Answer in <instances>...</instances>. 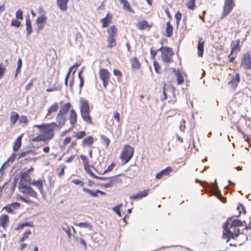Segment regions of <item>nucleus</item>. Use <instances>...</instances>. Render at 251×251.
<instances>
[{"label":"nucleus","mask_w":251,"mask_h":251,"mask_svg":"<svg viewBox=\"0 0 251 251\" xmlns=\"http://www.w3.org/2000/svg\"><path fill=\"white\" fill-rule=\"evenodd\" d=\"M133 148L129 145H126L120 155V158L124 164L128 162L133 156Z\"/></svg>","instance_id":"20e7f679"},{"label":"nucleus","mask_w":251,"mask_h":251,"mask_svg":"<svg viewBox=\"0 0 251 251\" xmlns=\"http://www.w3.org/2000/svg\"><path fill=\"white\" fill-rule=\"evenodd\" d=\"M79 65H80V64L76 63L75 65H74L73 66H72V67H71L69 68V70L66 74L65 78H66L67 79H68L73 69L74 68H75V69L77 68Z\"/></svg>","instance_id":"c9c22d12"},{"label":"nucleus","mask_w":251,"mask_h":251,"mask_svg":"<svg viewBox=\"0 0 251 251\" xmlns=\"http://www.w3.org/2000/svg\"><path fill=\"white\" fill-rule=\"evenodd\" d=\"M31 234V232L30 230H27L25 231L23 235L22 238L20 240V242H23L25 239H27L28 238V236L29 235Z\"/></svg>","instance_id":"79ce46f5"},{"label":"nucleus","mask_w":251,"mask_h":251,"mask_svg":"<svg viewBox=\"0 0 251 251\" xmlns=\"http://www.w3.org/2000/svg\"><path fill=\"white\" fill-rule=\"evenodd\" d=\"M237 210L238 211V214L237 215V217H239L241 215V213H246L245 208L242 204H240L237 207Z\"/></svg>","instance_id":"f704fd0d"},{"label":"nucleus","mask_w":251,"mask_h":251,"mask_svg":"<svg viewBox=\"0 0 251 251\" xmlns=\"http://www.w3.org/2000/svg\"><path fill=\"white\" fill-rule=\"evenodd\" d=\"M16 17L18 19H23V12L21 10L19 9L17 11L16 13Z\"/></svg>","instance_id":"864d4df0"},{"label":"nucleus","mask_w":251,"mask_h":251,"mask_svg":"<svg viewBox=\"0 0 251 251\" xmlns=\"http://www.w3.org/2000/svg\"><path fill=\"white\" fill-rule=\"evenodd\" d=\"M120 2L123 5V8L127 11L134 13L133 11L130 7V4L127 0H120Z\"/></svg>","instance_id":"bb28decb"},{"label":"nucleus","mask_w":251,"mask_h":251,"mask_svg":"<svg viewBox=\"0 0 251 251\" xmlns=\"http://www.w3.org/2000/svg\"><path fill=\"white\" fill-rule=\"evenodd\" d=\"M30 152V151H29L22 152L19 155V158H23V157L25 156L28 154H29Z\"/></svg>","instance_id":"052dcab7"},{"label":"nucleus","mask_w":251,"mask_h":251,"mask_svg":"<svg viewBox=\"0 0 251 251\" xmlns=\"http://www.w3.org/2000/svg\"><path fill=\"white\" fill-rule=\"evenodd\" d=\"M174 71L175 72L176 75L177 77L178 84H182L184 82V79L181 72L179 70L176 71L175 69H174Z\"/></svg>","instance_id":"393cba45"},{"label":"nucleus","mask_w":251,"mask_h":251,"mask_svg":"<svg viewBox=\"0 0 251 251\" xmlns=\"http://www.w3.org/2000/svg\"><path fill=\"white\" fill-rule=\"evenodd\" d=\"M101 139L102 140L103 143L105 144L106 147H107L110 143V140L104 135L101 136Z\"/></svg>","instance_id":"09e8293b"},{"label":"nucleus","mask_w":251,"mask_h":251,"mask_svg":"<svg viewBox=\"0 0 251 251\" xmlns=\"http://www.w3.org/2000/svg\"><path fill=\"white\" fill-rule=\"evenodd\" d=\"M22 66V59L20 58L18 60L17 67L16 70H17L18 71H20V70L21 69Z\"/></svg>","instance_id":"680f3d73"},{"label":"nucleus","mask_w":251,"mask_h":251,"mask_svg":"<svg viewBox=\"0 0 251 251\" xmlns=\"http://www.w3.org/2000/svg\"><path fill=\"white\" fill-rule=\"evenodd\" d=\"M187 6L188 9L190 10H194L196 8V6L195 3V0H190L187 4Z\"/></svg>","instance_id":"4c0bfd02"},{"label":"nucleus","mask_w":251,"mask_h":251,"mask_svg":"<svg viewBox=\"0 0 251 251\" xmlns=\"http://www.w3.org/2000/svg\"><path fill=\"white\" fill-rule=\"evenodd\" d=\"M122 204L117 205L115 207H114L113 209V210L118 214L120 217L121 216V214L120 212V207Z\"/></svg>","instance_id":"3c124183"},{"label":"nucleus","mask_w":251,"mask_h":251,"mask_svg":"<svg viewBox=\"0 0 251 251\" xmlns=\"http://www.w3.org/2000/svg\"><path fill=\"white\" fill-rule=\"evenodd\" d=\"M234 6L233 0H226L222 17H224L227 15L231 12Z\"/></svg>","instance_id":"0eeeda50"},{"label":"nucleus","mask_w":251,"mask_h":251,"mask_svg":"<svg viewBox=\"0 0 251 251\" xmlns=\"http://www.w3.org/2000/svg\"><path fill=\"white\" fill-rule=\"evenodd\" d=\"M174 170L171 167H167L166 168L162 170L159 173H168L173 172Z\"/></svg>","instance_id":"4d7b16f0"},{"label":"nucleus","mask_w":251,"mask_h":251,"mask_svg":"<svg viewBox=\"0 0 251 251\" xmlns=\"http://www.w3.org/2000/svg\"><path fill=\"white\" fill-rule=\"evenodd\" d=\"M107 43L108 48H112L113 47H114L116 45V40L114 37V36H108V39H107Z\"/></svg>","instance_id":"c85d7f7f"},{"label":"nucleus","mask_w":251,"mask_h":251,"mask_svg":"<svg viewBox=\"0 0 251 251\" xmlns=\"http://www.w3.org/2000/svg\"><path fill=\"white\" fill-rule=\"evenodd\" d=\"M80 158L83 161L84 167L86 173H93V171L90 169V167L93 168L94 170L95 167L93 165L89 164V161L86 156L84 155H81Z\"/></svg>","instance_id":"9b49d317"},{"label":"nucleus","mask_w":251,"mask_h":251,"mask_svg":"<svg viewBox=\"0 0 251 251\" xmlns=\"http://www.w3.org/2000/svg\"><path fill=\"white\" fill-rule=\"evenodd\" d=\"M111 18L112 15L110 14H107L105 18L100 20V23H102V27L104 28L108 25L110 23Z\"/></svg>","instance_id":"dca6fc26"},{"label":"nucleus","mask_w":251,"mask_h":251,"mask_svg":"<svg viewBox=\"0 0 251 251\" xmlns=\"http://www.w3.org/2000/svg\"><path fill=\"white\" fill-rule=\"evenodd\" d=\"M242 226L243 224L240 220H232L229 218L223 225V238L228 242L231 238L237 237L240 234L239 227Z\"/></svg>","instance_id":"f03ea898"},{"label":"nucleus","mask_w":251,"mask_h":251,"mask_svg":"<svg viewBox=\"0 0 251 251\" xmlns=\"http://www.w3.org/2000/svg\"><path fill=\"white\" fill-rule=\"evenodd\" d=\"M131 64L133 68L138 69L140 68L139 63L136 58H134L131 60Z\"/></svg>","instance_id":"72a5a7b5"},{"label":"nucleus","mask_w":251,"mask_h":251,"mask_svg":"<svg viewBox=\"0 0 251 251\" xmlns=\"http://www.w3.org/2000/svg\"><path fill=\"white\" fill-rule=\"evenodd\" d=\"M58 109V103L54 102L53 104H51L50 105V106L48 109V112H47L46 117H47L50 114L57 111Z\"/></svg>","instance_id":"412c9836"},{"label":"nucleus","mask_w":251,"mask_h":251,"mask_svg":"<svg viewBox=\"0 0 251 251\" xmlns=\"http://www.w3.org/2000/svg\"><path fill=\"white\" fill-rule=\"evenodd\" d=\"M45 183V180L44 177L39 178L38 180H32V182H31V185L36 186L38 190H39L41 194L43 193V184Z\"/></svg>","instance_id":"9d476101"},{"label":"nucleus","mask_w":251,"mask_h":251,"mask_svg":"<svg viewBox=\"0 0 251 251\" xmlns=\"http://www.w3.org/2000/svg\"><path fill=\"white\" fill-rule=\"evenodd\" d=\"M72 105L70 102H67L61 106L58 113L56 117V121L57 123H51L45 125L44 127L41 129V132L46 135L47 139H50L54 135L53 130L58 126H62L64 125L67 119V113L70 111L69 121L71 125V129H73L77 122V114L75 111L71 107Z\"/></svg>","instance_id":"f257e3e1"},{"label":"nucleus","mask_w":251,"mask_h":251,"mask_svg":"<svg viewBox=\"0 0 251 251\" xmlns=\"http://www.w3.org/2000/svg\"><path fill=\"white\" fill-rule=\"evenodd\" d=\"M46 21V17L44 15L39 16L36 20V23L37 25H39L44 23H45Z\"/></svg>","instance_id":"37998d69"},{"label":"nucleus","mask_w":251,"mask_h":251,"mask_svg":"<svg viewBox=\"0 0 251 251\" xmlns=\"http://www.w3.org/2000/svg\"><path fill=\"white\" fill-rule=\"evenodd\" d=\"M107 32H108V36H114L117 33V28L114 25L111 26L107 29Z\"/></svg>","instance_id":"2f4dec72"},{"label":"nucleus","mask_w":251,"mask_h":251,"mask_svg":"<svg viewBox=\"0 0 251 251\" xmlns=\"http://www.w3.org/2000/svg\"><path fill=\"white\" fill-rule=\"evenodd\" d=\"M9 164L10 162H8V161L7 160V161L3 163L1 167H0V172L3 171L6 167L9 166Z\"/></svg>","instance_id":"bf43d9fd"},{"label":"nucleus","mask_w":251,"mask_h":251,"mask_svg":"<svg viewBox=\"0 0 251 251\" xmlns=\"http://www.w3.org/2000/svg\"><path fill=\"white\" fill-rule=\"evenodd\" d=\"M31 178L29 175V174H22L21 176V184L22 186L25 185V184L28 183L31 184L32 182Z\"/></svg>","instance_id":"4468645a"},{"label":"nucleus","mask_w":251,"mask_h":251,"mask_svg":"<svg viewBox=\"0 0 251 251\" xmlns=\"http://www.w3.org/2000/svg\"><path fill=\"white\" fill-rule=\"evenodd\" d=\"M148 26V23L147 21H144L142 22H140L138 24V27L140 30H143L145 27Z\"/></svg>","instance_id":"e433bc0d"},{"label":"nucleus","mask_w":251,"mask_h":251,"mask_svg":"<svg viewBox=\"0 0 251 251\" xmlns=\"http://www.w3.org/2000/svg\"><path fill=\"white\" fill-rule=\"evenodd\" d=\"M83 191L89 194L92 197H97L98 196V192L97 190L96 191H92L91 190L88 189L87 188H83Z\"/></svg>","instance_id":"473e14b6"},{"label":"nucleus","mask_w":251,"mask_h":251,"mask_svg":"<svg viewBox=\"0 0 251 251\" xmlns=\"http://www.w3.org/2000/svg\"><path fill=\"white\" fill-rule=\"evenodd\" d=\"M93 143V138L91 136H89L84 138L82 141V144L88 146H91Z\"/></svg>","instance_id":"cd10ccee"},{"label":"nucleus","mask_w":251,"mask_h":251,"mask_svg":"<svg viewBox=\"0 0 251 251\" xmlns=\"http://www.w3.org/2000/svg\"><path fill=\"white\" fill-rule=\"evenodd\" d=\"M90 174L93 177L100 179L106 180V179H108L109 178L103 177H99V176H97L95 174ZM112 183H113L112 180L110 178V181L108 183H106L104 184L103 186L105 188L110 187L112 186Z\"/></svg>","instance_id":"aec40b11"},{"label":"nucleus","mask_w":251,"mask_h":251,"mask_svg":"<svg viewBox=\"0 0 251 251\" xmlns=\"http://www.w3.org/2000/svg\"><path fill=\"white\" fill-rule=\"evenodd\" d=\"M11 25H12V26L18 27L21 25V22L17 20L13 19L11 21Z\"/></svg>","instance_id":"8fccbe9b"},{"label":"nucleus","mask_w":251,"mask_h":251,"mask_svg":"<svg viewBox=\"0 0 251 251\" xmlns=\"http://www.w3.org/2000/svg\"><path fill=\"white\" fill-rule=\"evenodd\" d=\"M2 210H5L7 213L9 214H14V211L11 209V207L9 206L8 204L4 206L2 209Z\"/></svg>","instance_id":"a18cd8bd"},{"label":"nucleus","mask_w":251,"mask_h":251,"mask_svg":"<svg viewBox=\"0 0 251 251\" xmlns=\"http://www.w3.org/2000/svg\"><path fill=\"white\" fill-rule=\"evenodd\" d=\"M20 122L21 123H25L26 124L27 123L28 121L27 120V118L25 116H22L20 118Z\"/></svg>","instance_id":"0e129e2a"},{"label":"nucleus","mask_w":251,"mask_h":251,"mask_svg":"<svg viewBox=\"0 0 251 251\" xmlns=\"http://www.w3.org/2000/svg\"><path fill=\"white\" fill-rule=\"evenodd\" d=\"M80 113L90 111L89 105L87 100L84 99L80 98Z\"/></svg>","instance_id":"ddd939ff"},{"label":"nucleus","mask_w":251,"mask_h":251,"mask_svg":"<svg viewBox=\"0 0 251 251\" xmlns=\"http://www.w3.org/2000/svg\"><path fill=\"white\" fill-rule=\"evenodd\" d=\"M23 137V134L20 135L16 140L14 145L13 146V150L17 151L21 146V141Z\"/></svg>","instance_id":"5701e85b"},{"label":"nucleus","mask_w":251,"mask_h":251,"mask_svg":"<svg viewBox=\"0 0 251 251\" xmlns=\"http://www.w3.org/2000/svg\"><path fill=\"white\" fill-rule=\"evenodd\" d=\"M10 218L8 215L2 214L0 216V227H1L3 230H7L10 224Z\"/></svg>","instance_id":"423d86ee"},{"label":"nucleus","mask_w":251,"mask_h":251,"mask_svg":"<svg viewBox=\"0 0 251 251\" xmlns=\"http://www.w3.org/2000/svg\"><path fill=\"white\" fill-rule=\"evenodd\" d=\"M69 0H57V4L60 10L66 11L67 9V3Z\"/></svg>","instance_id":"6ab92c4d"},{"label":"nucleus","mask_w":251,"mask_h":251,"mask_svg":"<svg viewBox=\"0 0 251 251\" xmlns=\"http://www.w3.org/2000/svg\"><path fill=\"white\" fill-rule=\"evenodd\" d=\"M204 41L202 38H199V43L198 46V53L199 56L202 57L203 56V52L204 50Z\"/></svg>","instance_id":"2eb2a0df"},{"label":"nucleus","mask_w":251,"mask_h":251,"mask_svg":"<svg viewBox=\"0 0 251 251\" xmlns=\"http://www.w3.org/2000/svg\"><path fill=\"white\" fill-rule=\"evenodd\" d=\"M19 115L16 112H12L10 116V122L12 125L15 124L16 123L18 118Z\"/></svg>","instance_id":"c756f323"},{"label":"nucleus","mask_w":251,"mask_h":251,"mask_svg":"<svg viewBox=\"0 0 251 251\" xmlns=\"http://www.w3.org/2000/svg\"><path fill=\"white\" fill-rule=\"evenodd\" d=\"M114 166H115V164L113 163H111L108 167V168L103 171V173H107L108 172H110V171H112V170L114 168Z\"/></svg>","instance_id":"13d9d810"},{"label":"nucleus","mask_w":251,"mask_h":251,"mask_svg":"<svg viewBox=\"0 0 251 251\" xmlns=\"http://www.w3.org/2000/svg\"><path fill=\"white\" fill-rule=\"evenodd\" d=\"M100 79L102 81L103 86L106 88L108 85L110 74L105 69H100L99 71Z\"/></svg>","instance_id":"39448f33"},{"label":"nucleus","mask_w":251,"mask_h":251,"mask_svg":"<svg viewBox=\"0 0 251 251\" xmlns=\"http://www.w3.org/2000/svg\"><path fill=\"white\" fill-rule=\"evenodd\" d=\"M30 224L28 223H23L20 224L16 228V230H20L23 228L25 226H29Z\"/></svg>","instance_id":"de8ad7c7"},{"label":"nucleus","mask_w":251,"mask_h":251,"mask_svg":"<svg viewBox=\"0 0 251 251\" xmlns=\"http://www.w3.org/2000/svg\"><path fill=\"white\" fill-rule=\"evenodd\" d=\"M75 226H76L78 227H85V228L91 227L90 224H89L88 223H85V222H81V223H79L78 224H75Z\"/></svg>","instance_id":"49530a36"},{"label":"nucleus","mask_w":251,"mask_h":251,"mask_svg":"<svg viewBox=\"0 0 251 251\" xmlns=\"http://www.w3.org/2000/svg\"><path fill=\"white\" fill-rule=\"evenodd\" d=\"M240 81V76L238 74H236L235 77L233 78L231 81L228 82V84L232 87V89L234 90L237 86L238 83Z\"/></svg>","instance_id":"f3484780"},{"label":"nucleus","mask_w":251,"mask_h":251,"mask_svg":"<svg viewBox=\"0 0 251 251\" xmlns=\"http://www.w3.org/2000/svg\"><path fill=\"white\" fill-rule=\"evenodd\" d=\"M239 43H240V40L239 39H236L235 42V45L234 46L231 48V53H233L234 51H236L238 49L239 46Z\"/></svg>","instance_id":"a19ab883"},{"label":"nucleus","mask_w":251,"mask_h":251,"mask_svg":"<svg viewBox=\"0 0 251 251\" xmlns=\"http://www.w3.org/2000/svg\"><path fill=\"white\" fill-rule=\"evenodd\" d=\"M21 191L24 194L29 195L35 199H38V194L36 191L30 186L23 185L21 187Z\"/></svg>","instance_id":"6e6552de"},{"label":"nucleus","mask_w":251,"mask_h":251,"mask_svg":"<svg viewBox=\"0 0 251 251\" xmlns=\"http://www.w3.org/2000/svg\"><path fill=\"white\" fill-rule=\"evenodd\" d=\"M25 25H26V35L28 36L32 31V28L31 26V22L29 19V16H27L25 18Z\"/></svg>","instance_id":"a211bd4d"},{"label":"nucleus","mask_w":251,"mask_h":251,"mask_svg":"<svg viewBox=\"0 0 251 251\" xmlns=\"http://www.w3.org/2000/svg\"><path fill=\"white\" fill-rule=\"evenodd\" d=\"M47 139L45 137V136L42 135H39L37 136V137L34 138L32 139V141L36 142V141H45Z\"/></svg>","instance_id":"58836bf2"},{"label":"nucleus","mask_w":251,"mask_h":251,"mask_svg":"<svg viewBox=\"0 0 251 251\" xmlns=\"http://www.w3.org/2000/svg\"><path fill=\"white\" fill-rule=\"evenodd\" d=\"M196 182H200L201 184V185L204 187H205L204 184H205V187H208L209 188L212 194L215 196L218 199H220L223 198L221 192L218 189L216 179H215L213 183L210 182V183L207 182L203 183L201 181H199L198 179L196 180Z\"/></svg>","instance_id":"7ed1b4c3"},{"label":"nucleus","mask_w":251,"mask_h":251,"mask_svg":"<svg viewBox=\"0 0 251 251\" xmlns=\"http://www.w3.org/2000/svg\"><path fill=\"white\" fill-rule=\"evenodd\" d=\"M153 66L154 68L155 71L157 74H160V73L159 72V69L160 68V66L159 64L155 61H153Z\"/></svg>","instance_id":"603ef678"},{"label":"nucleus","mask_w":251,"mask_h":251,"mask_svg":"<svg viewBox=\"0 0 251 251\" xmlns=\"http://www.w3.org/2000/svg\"><path fill=\"white\" fill-rule=\"evenodd\" d=\"M173 26L170 24V22H168L166 24V36L167 37H170L173 34Z\"/></svg>","instance_id":"b1692460"},{"label":"nucleus","mask_w":251,"mask_h":251,"mask_svg":"<svg viewBox=\"0 0 251 251\" xmlns=\"http://www.w3.org/2000/svg\"><path fill=\"white\" fill-rule=\"evenodd\" d=\"M71 139L70 137H67L64 139V143L65 145H66L70 142Z\"/></svg>","instance_id":"338daca9"},{"label":"nucleus","mask_w":251,"mask_h":251,"mask_svg":"<svg viewBox=\"0 0 251 251\" xmlns=\"http://www.w3.org/2000/svg\"><path fill=\"white\" fill-rule=\"evenodd\" d=\"M82 119L89 124H92V122L90 116V111L80 113Z\"/></svg>","instance_id":"4be33fe9"},{"label":"nucleus","mask_w":251,"mask_h":251,"mask_svg":"<svg viewBox=\"0 0 251 251\" xmlns=\"http://www.w3.org/2000/svg\"><path fill=\"white\" fill-rule=\"evenodd\" d=\"M73 182L75 184H80L81 185H83V182L80 180L75 179L73 180Z\"/></svg>","instance_id":"774afa93"},{"label":"nucleus","mask_w":251,"mask_h":251,"mask_svg":"<svg viewBox=\"0 0 251 251\" xmlns=\"http://www.w3.org/2000/svg\"><path fill=\"white\" fill-rule=\"evenodd\" d=\"M8 205L14 211L15 209H18L21 206L20 203L18 202H14L10 204H8Z\"/></svg>","instance_id":"c03bdc74"},{"label":"nucleus","mask_w":251,"mask_h":251,"mask_svg":"<svg viewBox=\"0 0 251 251\" xmlns=\"http://www.w3.org/2000/svg\"><path fill=\"white\" fill-rule=\"evenodd\" d=\"M149 191V189L144 190L138 192L136 194L132 195L130 196L129 198L131 200L141 199L146 197L148 195Z\"/></svg>","instance_id":"f8f14e48"},{"label":"nucleus","mask_w":251,"mask_h":251,"mask_svg":"<svg viewBox=\"0 0 251 251\" xmlns=\"http://www.w3.org/2000/svg\"><path fill=\"white\" fill-rule=\"evenodd\" d=\"M169 55V54L167 52H162L161 57L163 62L166 63H170L171 62V58Z\"/></svg>","instance_id":"7c9ffc66"},{"label":"nucleus","mask_w":251,"mask_h":251,"mask_svg":"<svg viewBox=\"0 0 251 251\" xmlns=\"http://www.w3.org/2000/svg\"><path fill=\"white\" fill-rule=\"evenodd\" d=\"M113 74L116 76H121L122 75L121 72L119 70L116 69L113 70Z\"/></svg>","instance_id":"69168bd1"},{"label":"nucleus","mask_w":251,"mask_h":251,"mask_svg":"<svg viewBox=\"0 0 251 251\" xmlns=\"http://www.w3.org/2000/svg\"><path fill=\"white\" fill-rule=\"evenodd\" d=\"M157 52V50H154L152 49V48H151L150 50V53L151 55V58L152 59H154L155 56L156 55V53Z\"/></svg>","instance_id":"6e6d98bb"},{"label":"nucleus","mask_w":251,"mask_h":251,"mask_svg":"<svg viewBox=\"0 0 251 251\" xmlns=\"http://www.w3.org/2000/svg\"><path fill=\"white\" fill-rule=\"evenodd\" d=\"M16 155L17 154L16 153H13L11 155V156L9 158V159L7 160L8 162H9L10 163H12L14 161L15 158H16Z\"/></svg>","instance_id":"e2e57ef3"},{"label":"nucleus","mask_w":251,"mask_h":251,"mask_svg":"<svg viewBox=\"0 0 251 251\" xmlns=\"http://www.w3.org/2000/svg\"><path fill=\"white\" fill-rule=\"evenodd\" d=\"M241 66L246 69H251V57L249 53L244 54L241 61Z\"/></svg>","instance_id":"1a4fd4ad"},{"label":"nucleus","mask_w":251,"mask_h":251,"mask_svg":"<svg viewBox=\"0 0 251 251\" xmlns=\"http://www.w3.org/2000/svg\"><path fill=\"white\" fill-rule=\"evenodd\" d=\"M157 50V51H161L162 53L163 52H167V53H168L170 56H173L174 54L172 49L169 47H168L162 46L161 48H160L159 49L157 50Z\"/></svg>","instance_id":"a878e982"},{"label":"nucleus","mask_w":251,"mask_h":251,"mask_svg":"<svg viewBox=\"0 0 251 251\" xmlns=\"http://www.w3.org/2000/svg\"><path fill=\"white\" fill-rule=\"evenodd\" d=\"M86 133L84 131H80L75 133V137L77 139H80L85 136Z\"/></svg>","instance_id":"ea45409f"},{"label":"nucleus","mask_w":251,"mask_h":251,"mask_svg":"<svg viewBox=\"0 0 251 251\" xmlns=\"http://www.w3.org/2000/svg\"><path fill=\"white\" fill-rule=\"evenodd\" d=\"M182 17V14L179 11L177 12V13L176 14L175 18L176 20V23L177 24H178L179 21H180Z\"/></svg>","instance_id":"5fc2aeb1"}]
</instances>
